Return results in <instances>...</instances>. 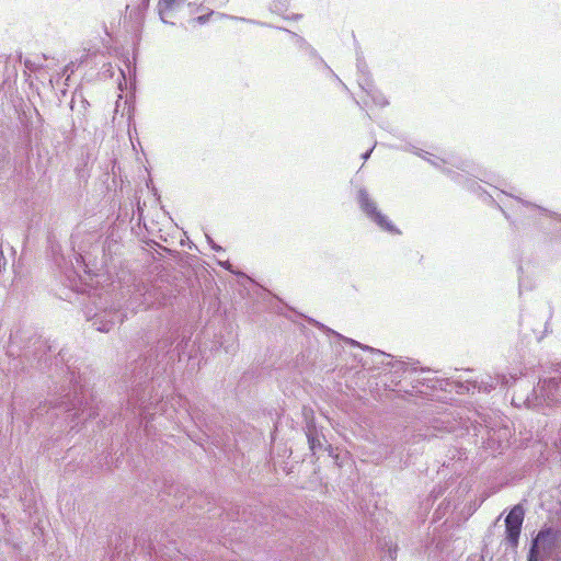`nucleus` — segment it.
Masks as SVG:
<instances>
[{
    "label": "nucleus",
    "instance_id": "obj_1",
    "mask_svg": "<svg viewBox=\"0 0 561 561\" xmlns=\"http://www.w3.org/2000/svg\"><path fill=\"white\" fill-rule=\"evenodd\" d=\"M69 381L72 383V389L60 398L56 407L64 408L68 412L76 411L73 416L78 419L87 420L98 415L94 407L88 402L87 390L79 385L73 371H71Z\"/></svg>",
    "mask_w": 561,
    "mask_h": 561
},
{
    "label": "nucleus",
    "instance_id": "obj_2",
    "mask_svg": "<svg viewBox=\"0 0 561 561\" xmlns=\"http://www.w3.org/2000/svg\"><path fill=\"white\" fill-rule=\"evenodd\" d=\"M534 401L530 398L525 400L528 407L535 405H551L561 403V377L549 378L539 381L537 387L533 389Z\"/></svg>",
    "mask_w": 561,
    "mask_h": 561
},
{
    "label": "nucleus",
    "instance_id": "obj_3",
    "mask_svg": "<svg viewBox=\"0 0 561 561\" xmlns=\"http://www.w3.org/2000/svg\"><path fill=\"white\" fill-rule=\"evenodd\" d=\"M557 541L558 533L553 528H542L531 541L527 560L538 561L540 552L549 557L557 547Z\"/></svg>",
    "mask_w": 561,
    "mask_h": 561
},
{
    "label": "nucleus",
    "instance_id": "obj_4",
    "mask_svg": "<svg viewBox=\"0 0 561 561\" xmlns=\"http://www.w3.org/2000/svg\"><path fill=\"white\" fill-rule=\"evenodd\" d=\"M357 199L360 209L380 229L392 233H399V230L392 225V222L378 210L376 202L369 197V194L365 188H360L358 191Z\"/></svg>",
    "mask_w": 561,
    "mask_h": 561
},
{
    "label": "nucleus",
    "instance_id": "obj_5",
    "mask_svg": "<svg viewBox=\"0 0 561 561\" xmlns=\"http://www.w3.org/2000/svg\"><path fill=\"white\" fill-rule=\"evenodd\" d=\"M501 194L507 195L504 191H501ZM510 197L514 198L517 203L515 206L516 213H518L520 216L525 218L530 219H540V218H549L552 222L561 224V215L557 214L554 211H551L547 208H543L539 205H536L534 203H530L528 201H525L518 196H514L512 194H508ZM561 231V229H560Z\"/></svg>",
    "mask_w": 561,
    "mask_h": 561
},
{
    "label": "nucleus",
    "instance_id": "obj_6",
    "mask_svg": "<svg viewBox=\"0 0 561 561\" xmlns=\"http://www.w3.org/2000/svg\"><path fill=\"white\" fill-rule=\"evenodd\" d=\"M525 511L522 505H515L505 518V534L508 543L516 548L518 546Z\"/></svg>",
    "mask_w": 561,
    "mask_h": 561
},
{
    "label": "nucleus",
    "instance_id": "obj_7",
    "mask_svg": "<svg viewBox=\"0 0 561 561\" xmlns=\"http://www.w3.org/2000/svg\"><path fill=\"white\" fill-rule=\"evenodd\" d=\"M92 320V327L100 332H110L112 328L123 321V316L117 310H104L100 313L94 314Z\"/></svg>",
    "mask_w": 561,
    "mask_h": 561
},
{
    "label": "nucleus",
    "instance_id": "obj_8",
    "mask_svg": "<svg viewBox=\"0 0 561 561\" xmlns=\"http://www.w3.org/2000/svg\"><path fill=\"white\" fill-rule=\"evenodd\" d=\"M358 84L366 92L367 96L370 98L375 105L380 107L388 105L386 96L375 88L370 80L358 79Z\"/></svg>",
    "mask_w": 561,
    "mask_h": 561
},
{
    "label": "nucleus",
    "instance_id": "obj_9",
    "mask_svg": "<svg viewBox=\"0 0 561 561\" xmlns=\"http://www.w3.org/2000/svg\"><path fill=\"white\" fill-rule=\"evenodd\" d=\"M346 342L350 343L351 345H355V346H358V347H362L364 350H367L369 352H371L375 356H377V359L376 362L377 363H380L382 365H387V366H391L392 368H396V373L399 371V370H405L407 369V364L404 362H397L394 364H392L391 362H388V363H385V358H388L390 357V355L379 351V350H375L373 347H369V346H363L360 345L358 342L354 341V340H351V339H346Z\"/></svg>",
    "mask_w": 561,
    "mask_h": 561
},
{
    "label": "nucleus",
    "instance_id": "obj_10",
    "mask_svg": "<svg viewBox=\"0 0 561 561\" xmlns=\"http://www.w3.org/2000/svg\"><path fill=\"white\" fill-rule=\"evenodd\" d=\"M128 405L133 407V413L135 415L146 417V413L148 412L149 408L145 400L144 396H139L138 389L133 390V394L128 401Z\"/></svg>",
    "mask_w": 561,
    "mask_h": 561
},
{
    "label": "nucleus",
    "instance_id": "obj_11",
    "mask_svg": "<svg viewBox=\"0 0 561 561\" xmlns=\"http://www.w3.org/2000/svg\"><path fill=\"white\" fill-rule=\"evenodd\" d=\"M508 382V379L506 378L505 375H496L495 377H492V376H485L483 378H481V380L479 381V386H478V389L481 391H484V392H489L493 389H495V387L499 385V383H502V385H507Z\"/></svg>",
    "mask_w": 561,
    "mask_h": 561
},
{
    "label": "nucleus",
    "instance_id": "obj_12",
    "mask_svg": "<svg viewBox=\"0 0 561 561\" xmlns=\"http://www.w3.org/2000/svg\"><path fill=\"white\" fill-rule=\"evenodd\" d=\"M413 153L421 157L422 159L428 161L432 165L436 167V168H440L442 163H445V161L440 158H435V159H432L433 154L427 152V151H424L422 149H417V148H414L413 150Z\"/></svg>",
    "mask_w": 561,
    "mask_h": 561
},
{
    "label": "nucleus",
    "instance_id": "obj_13",
    "mask_svg": "<svg viewBox=\"0 0 561 561\" xmlns=\"http://www.w3.org/2000/svg\"><path fill=\"white\" fill-rule=\"evenodd\" d=\"M173 342L169 339V337H165V339H162L161 341L158 342V345H157V356H159L160 353H162L163 355H167L170 353L171 351V346H172Z\"/></svg>",
    "mask_w": 561,
    "mask_h": 561
},
{
    "label": "nucleus",
    "instance_id": "obj_14",
    "mask_svg": "<svg viewBox=\"0 0 561 561\" xmlns=\"http://www.w3.org/2000/svg\"><path fill=\"white\" fill-rule=\"evenodd\" d=\"M308 443L310 449L314 453L317 449L322 447L321 438L317 435H313L311 432L307 434Z\"/></svg>",
    "mask_w": 561,
    "mask_h": 561
},
{
    "label": "nucleus",
    "instance_id": "obj_15",
    "mask_svg": "<svg viewBox=\"0 0 561 561\" xmlns=\"http://www.w3.org/2000/svg\"><path fill=\"white\" fill-rule=\"evenodd\" d=\"M219 15L221 18H227V19H230V20H238V21H241V22H247V23L256 24V25H261V26H268V24L263 23V22H259V21H255V20H250V19H245V18H239V16H234V15H227V14H224V13H220Z\"/></svg>",
    "mask_w": 561,
    "mask_h": 561
},
{
    "label": "nucleus",
    "instance_id": "obj_16",
    "mask_svg": "<svg viewBox=\"0 0 561 561\" xmlns=\"http://www.w3.org/2000/svg\"><path fill=\"white\" fill-rule=\"evenodd\" d=\"M290 35L295 38V43L300 49L306 50L308 46H310V44L304 37L298 36L295 33H290Z\"/></svg>",
    "mask_w": 561,
    "mask_h": 561
},
{
    "label": "nucleus",
    "instance_id": "obj_17",
    "mask_svg": "<svg viewBox=\"0 0 561 561\" xmlns=\"http://www.w3.org/2000/svg\"><path fill=\"white\" fill-rule=\"evenodd\" d=\"M214 14V12L211 11L210 13L208 14H203V15H199L195 19V21L198 23V24H205L206 22H208L209 20V16Z\"/></svg>",
    "mask_w": 561,
    "mask_h": 561
},
{
    "label": "nucleus",
    "instance_id": "obj_18",
    "mask_svg": "<svg viewBox=\"0 0 561 561\" xmlns=\"http://www.w3.org/2000/svg\"><path fill=\"white\" fill-rule=\"evenodd\" d=\"M357 68H358V71L362 73V77H359V79H368L369 80V78L366 76V66L362 61H358Z\"/></svg>",
    "mask_w": 561,
    "mask_h": 561
},
{
    "label": "nucleus",
    "instance_id": "obj_19",
    "mask_svg": "<svg viewBox=\"0 0 561 561\" xmlns=\"http://www.w3.org/2000/svg\"><path fill=\"white\" fill-rule=\"evenodd\" d=\"M306 53L309 55L310 58H318V53L311 45L308 46Z\"/></svg>",
    "mask_w": 561,
    "mask_h": 561
},
{
    "label": "nucleus",
    "instance_id": "obj_20",
    "mask_svg": "<svg viewBox=\"0 0 561 561\" xmlns=\"http://www.w3.org/2000/svg\"><path fill=\"white\" fill-rule=\"evenodd\" d=\"M207 240L209 242V244L211 245V248L215 250V251H221L222 248L220 245H217L216 243H214V241L207 236Z\"/></svg>",
    "mask_w": 561,
    "mask_h": 561
},
{
    "label": "nucleus",
    "instance_id": "obj_21",
    "mask_svg": "<svg viewBox=\"0 0 561 561\" xmlns=\"http://www.w3.org/2000/svg\"><path fill=\"white\" fill-rule=\"evenodd\" d=\"M219 264H220L224 268H226V270H228V271L232 272V266H231V264H230L228 261H226V262H220Z\"/></svg>",
    "mask_w": 561,
    "mask_h": 561
},
{
    "label": "nucleus",
    "instance_id": "obj_22",
    "mask_svg": "<svg viewBox=\"0 0 561 561\" xmlns=\"http://www.w3.org/2000/svg\"><path fill=\"white\" fill-rule=\"evenodd\" d=\"M371 152H373V148H371V149H369L368 151H366L365 153H363V154H362V158H363L364 160H367V159L370 157Z\"/></svg>",
    "mask_w": 561,
    "mask_h": 561
},
{
    "label": "nucleus",
    "instance_id": "obj_23",
    "mask_svg": "<svg viewBox=\"0 0 561 561\" xmlns=\"http://www.w3.org/2000/svg\"><path fill=\"white\" fill-rule=\"evenodd\" d=\"M396 550H397V548H394L393 550H391V549L389 550V557H390L391 559H394V558H396Z\"/></svg>",
    "mask_w": 561,
    "mask_h": 561
},
{
    "label": "nucleus",
    "instance_id": "obj_24",
    "mask_svg": "<svg viewBox=\"0 0 561 561\" xmlns=\"http://www.w3.org/2000/svg\"><path fill=\"white\" fill-rule=\"evenodd\" d=\"M499 207H500L501 211L503 213V215L505 216V218L507 220H510L511 219L510 215L501 206H499Z\"/></svg>",
    "mask_w": 561,
    "mask_h": 561
},
{
    "label": "nucleus",
    "instance_id": "obj_25",
    "mask_svg": "<svg viewBox=\"0 0 561 561\" xmlns=\"http://www.w3.org/2000/svg\"><path fill=\"white\" fill-rule=\"evenodd\" d=\"M89 398H92V394H89ZM91 401H93V399H91ZM88 402L92 405V402H90L89 400Z\"/></svg>",
    "mask_w": 561,
    "mask_h": 561
},
{
    "label": "nucleus",
    "instance_id": "obj_26",
    "mask_svg": "<svg viewBox=\"0 0 561 561\" xmlns=\"http://www.w3.org/2000/svg\"><path fill=\"white\" fill-rule=\"evenodd\" d=\"M511 224L514 226V227H517V224L515 221H511Z\"/></svg>",
    "mask_w": 561,
    "mask_h": 561
},
{
    "label": "nucleus",
    "instance_id": "obj_27",
    "mask_svg": "<svg viewBox=\"0 0 561 561\" xmlns=\"http://www.w3.org/2000/svg\"><path fill=\"white\" fill-rule=\"evenodd\" d=\"M146 1L148 2L149 0H146Z\"/></svg>",
    "mask_w": 561,
    "mask_h": 561
}]
</instances>
